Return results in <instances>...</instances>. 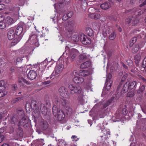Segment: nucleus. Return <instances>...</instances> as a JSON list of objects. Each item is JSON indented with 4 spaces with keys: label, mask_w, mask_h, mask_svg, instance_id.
I'll return each mask as SVG.
<instances>
[{
    "label": "nucleus",
    "mask_w": 146,
    "mask_h": 146,
    "mask_svg": "<svg viewBox=\"0 0 146 146\" xmlns=\"http://www.w3.org/2000/svg\"><path fill=\"white\" fill-rule=\"evenodd\" d=\"M17 27H25L24 23L22 22H20L18 25Z\"/></svg>",
    "instance_id": "obj_57"
},
{
    "label": "nucleus",
    "mask_w": 146,
    "mask_h": 146,
    "mask_svg": "<svg viewBox=\"0 0 146 146\" xmlns=\"http://www.w3.org/2000/svg\"><path fill=\"white\" fill-rule=\"evenodd\" d=\"M91 65V62L89 61H87L82 64L80 66L81 68H85L89 67Z\"/></svg>",
    "instance_id": "obj_25"
},
{
    "label": "nucleus",
    "mask_w": 146,
    "mask_h": 146,
    "mask_svg": "<svg viewBox=\"0 0 146 146\" xmlns=\"http://www.w3.org/2000/svg\"><path fill=\"white\" fill-rule=\"evenodd\" d=\"M101 131L102 134L100 136L101 138V139L102 140L104 141L108 138V135H110V132L109 129L106 128L103 129Z\"/></svg>",
    "instance_id": "obj_9"
},
{
    "label": "nucleus",
    "mask_w": 146,
    "mask_h": 146,
    "mask_svg": "<svg viewBox=\"0 0 146 146\" xmlns=\"http://www.w3.org/2000/svg\"><path fill=\"white\" fill-rule=\"evenodd\" d=\"M4 17L2 15H0V27H6L5 24L4 23L3 21L4 19Z\"/></svg>",
    "instance_id": "obj_33"
},
{
    "label": "nucleus",
    "mask_w": 146,
    "mask_h": 146,
    "mask_svg": "<svg viewBox=\"0 0 146 146\" xmlns=\"http://www.w3.org/2000/svg\"><path fill=\"white\" fill-rule=\"evenodd\" d=\"M23 59L22 57H18L15 60V63L16 65L21 63Z\"/></svg>",
    "instance_id": "obj_42"
},
{
    "label": "nucleus",
    "mask_w": 146,
    "mask_h": 146,
    "mask_svg": "<svg viewBox=\"0 0 146 146\" xmlns=\"http://www.w3.org/2000/svg\"><path fill=\"white\" fill-rule=\"evenodd\" d=\"M17 125L18 126H22L26 128L29 125V120L27 117H23L20 119Z\"/></svg>",
    "instance_id": "obj_8"
},
{
    "label": "nucleus",
    "mask_w": 146,
    "mask_h": 146,
    "mask_svg": "<svg viewBox=\"0 0 146 146\" xmlns=\"http://www.w3.org/2000/svg\"><path fill=\"white\" fill-rule=\"evenodd\" d=\"M139 49V46L138 44H135L133 47V48L132 49V52L133 53H135L137 52Z\"/></svg>",
    "instance_id": "obj_41"
},
{
    "label": "nucleus",
    "mask_w": 146,
    "mask_h": 146,
    "mask_svg": "<svg viewBox=\"0 0 146 146\" xmlns=\"http://www.w3.org/2000/svg\"><path fill=\"white\" fill-rule=\"evenodd\" d=\"M67 16V17L69 18H70L72 17V15H73V13L72 11H71L68 13L67 14H66Z\"/></svg>",
    "instance_id": "obj_58"
},
{
    "label": "nucleus",
    "mask_w": 146,
    "mask_h": 146,
    "mask_svg": "<svg viewBox=\"0 0 146 146\" xmlns=\"http://www.w3.org/2000/svg\"><path fill=\"white\" fill-rule=\"evenodd\" d=\"M141 66L143 68L146 67V57L144 58L142 62Z\"/></svg>",
    "instance_id": "obj_54"
},
{
    "label": "nucleus",
    "mask_w": 146,
    "mask_h": 146,
    "mask_svg": "<svg viewBox=\"0 0 146 146\" xmlns=\"http://www.w3.org/2000/svg\"><path fill=\"white\" fill-rule=\"evenodd\" d=\"M15 32L13 30L9 31L7 33V37L9 40H12L15 37Z\"/></svg>",
    "instance_id": "obj_20"
},
{
    "label": "nucleus",
    "mask_w": 146,
    "mask_h": 146,
    "mask_svg": "<svg viewBox=\"0 0 146 146\" xmlns=\"http://www.w3.org/2000/svg\"><path fill=\"white\" fill-rule=\"evenodd\" d=\"M73 81L76 84L80 85L84 82V79L82 77L76 76L74 78Z\"/></svg>",
    "instance_id": "obj_13"
},
{
    "label": "nucleus",
    "mask_w": 146,
    "mask_h": 146,
    "mask_svg": "<svg viewBox=\"0 0 146 146\" xmlns=\"http://www.w3.org/2000/svg\"><path fill=\"white\" fill-rule=\"evenodd\" d=\"M128 76V74L125 73L124 74L122 77V79L121 82L119 83L118 86H117V90H119V88L121 87V85L122 84V83L127 78Z\"/></svg>",
    "instance_id": "obj_27"
},
{
    "label": "nucleus",
    "mask_w": 146,
    "mask_h": 146,
    "mask_svg": "<svg viewBox=\"0 0 146 146\" xmlns=\"http://www.w3.org/2000/svg\"><path fill=\"white\" fill-rule=\"evenodd\" d=\"M75 24V22L74 20L69 21L68 22L67 27H74Z\"/></svg>",
    "instance_id": "obj_47"
},
{
    "label": "nucleus",
    "mask_w": 146,
    "mask_h": 146,
    "mask_svg": "<svg viewBox=\"0 0 146 146\" xmlns=\"http://www.w3.org/2000/svg\"><path fill=\"white\" fill-rule=\"evenodd\" d=\"M95 14L96 13H90L89 14H88V16H89V17L92 18V19H94V16H95Z\"/></svg>",
    "instance_id": "obj_59"
},
{
    "label": "nucleus",
    "mask_w": 146,
    "mask_h": 146,
    "mask_svg": "<svg viewBox=\"0 0 146 146\" xmlns=\"http://www.w3.org/2000/svg\"><path fill=\"white\" fill-rule=\"evenodd\" d=\"M53 102L58 106H60L61 104L66 108L68 107L70 105L69 102L68 100L61 98H56L53 100Z\"/></svg>",
    "instance_id": "obj_2"
},
{
    "label": "nucleus",
    "mask_w": 146,
    "mask_h": 146,
    "mask_svg": "<svg viewBox=\"0 0 146 146\" xmlns=\"http://www.w3.org/2000/svg\"><path fill=\"white\" fill-rule=\"evenodd\" d=\"M127 65L131 67H134V65H133V62L131 60H129L126 61Z\"/></svg>",
    "instance_id": "obj_52"
},
{
    "label": "nucleus",
    "mask_w": 146,
    "mask_h": 146,
    "mask_svg": "<svg viewBox=\"0 0 146 146\" xmlns=\"http://www.w3.org/2000/svg\"><path fill=\"white\" fill-rule=\"evenodd\" d=\"M63 4V3H62L55 4L54 5V8L55 9H58L59 8H60L62 7Z\"/></svg>",
    "instance_id": "obj_44"
},
{
    "label": "nucleus",
    "mask_w": 146,
    "mask_h": 146,
    "mask_svg": "<svg viewBox=\"0 0 146 146\" xmlns=\"http://www.w3.org/2000/svg\"><path fill=\"white\" fill-rule=\"evenodd\" d=\"M112 83V81L110 80L108 82L106 81L105 84L106 85V88L107 90H109L111 88V84Z\"/></svg>",
    "instance_id": "obj_36"
},
{
    "label": "nucleus",
    "mask_w": 146,
    "mask_h": 146,
    "mask_svg": "<svg viewBox=\"0 0 146 146\" xmlns=\"http://www.w3.org/2000/svg\"><path fill=\"white\" fill-rule=\"evenodd\" d=\"M53 104H55L54 103H53ZM59 110H58L56 106L55 105H54L53 106L52 108V111L53 115H56L57 113L58 112H59Z\"/></svg>",
    "instance_id": "obj_34"
},
{
    "label": "nucleus",
    "mask_w": 146,
    "mask_h": 146,
    "mask_svg": "<svg viewBox=\"0 0 146 146\" xmlns=\"http://www.w3.org/2000/svg\"><path fill=\"white\" fill-rule=\"evenodd\" d=\"M37 76V73L34 70H30L27 75L28 78L31 80L35 79Z\"/></svg>",
    "instance_id": "obj_14"
},
{
    "label": "nucleus",
    "mask_w": 146,
    "mask_h": 146,
    "mask_svg": "<svg viewBox=\"0 0 146 146\" xmlns=\"http://www.w3.org/2000/svg\"><path fill=\"white\" fill-rule=\"evenodd\" d=\"M80 39L82 44L84 45H89L91 43L90 38L88 37L84 34H81L80 35Z\"/></svg>",
    "instance_id": "obj_7"
},
{
    "label": "nucleus",
    "mask_w": 146,
    "mask_h": 146,
    "mask_svg": "<svg viewBox=\"0 0 146 146\" xmlns=\"http://www.w3.org/2000/svg\"><path fill=\"white\" fill-rule=\"evenodd\" d=\"M111 77L112 75L111 74L109 73L108 74L106 79V82H108L110 81L111 80H110L111 78Z\"/></svg>",
    "instance_id": "obj_55"
},
{
    "label": "nucleus",
    "mask_w": 146,
    "mask_h": 146,
    "mask_svg": "<svg viewBox=\"0 0 146 146\" xmlns=\"http://www.w3.org/2000/svg\"><path fill=\"white\" fill-rule=\"evenodd\" d=\"M132 19V17H129L127 19L125 20V23L126 24H128L130 23Z\"/></svg>",
    "instance_id": "obj_53"
},
{
    "label": "nucleus",
    "mask_w": 146,
    "mask_h": 146,
    "mask_svg": "<svg viewBox=\"0 0 146 146\" xmlns=\"http://www.w3.org/2000/svg\"><path fill=\"white\" fill-rule=\"evenodd\" d=\"M77 53V50L75 49H72V52L71 53V55H72L71 58L72 59L75 58L76 56V53Z\"/></svg>",
    "instance_id": "obj_40"
},
{
    "label": "nucleus",
    "mask_w": 146,
    "mask_h": 146,
    "mask_svg": "<svg viewBox=\"0 0 146 146\" xmlns=\"http://www.w3.org/2000/svg\"><path fill=\"white\" fill-rule=\"evenodd\" d=\"M121 85H121L119 90H118L117 88V95H118L121 96L123 93L127 92L128 89L129 88L127 82L124 85L122 88L121 87Z\"/></svg>",
    "instance_id": "obj_10"
},
{
    "label": "nucleus",
    "mask_w": 146,
    "mask_h": 146,
    "mask_svg": "<svg viewBox=\"0 0 146 146\" xmlns=\"http://www.w3.org/2000/svg\"><path fill=\"white\" fill-rule=\"evenodd\" d=\"M134 95V93L133 92L131 91L130 92H129L127 94V97H132Z\"/></svg>",
    "instance_id": "obj_49"
},
{
    "label": "nucleus",
    "mask_w": 146,
    "mask_h": 146,
    "mask_svg": "<svg viewBox=\"0 0 146 146\" xmlns=\"http://www.w3.org/2000/svg\"><path fill=\"white\" fill-rule=\"evenodd\" d=\"M60 95L62 97L66 98H70V94L67 89L64 86L60 87L58 90Z\"/></svg>",
    "instance_id": "obj_5"
},
{
    "label": "nucleus",
    "mask_w": 146,
    "mask_h": 146,
    "mask_svg": "<svg viewBox=\"0 0 146 146\" xmlns=\"http://www.w3.org/2000/svg\"><path fill=\"white\" fill-rule=\"evenodd\" d=\"M111 6L110 2H106L100 5V7L103 10H106L110 8Z\"/></svg>",
    "instance_id": "obj_17"
},
{
    "label": "nucleus",
    "mask_w": 146,
    "mask_h": 146,
    "mask_svg": "<svg viewBox=\"0 0 146 146\" xmlns=\"http://www.w3.org/2000/svg\"><path fill=\"white\" fill-rule=\"evenodd\" d=\"M78 102L81 104H83L84 102V100L83 99V95H82L79 96L78 97Z\"/></svg>",
    "instance_id": "obj_37"
},
{
    "label": "nucleus",
    "mask_w": 146,
    "mask_h": 146,
    "mask_svg": "<svg viewBox=\"0 0 146 146\" xmlns=\"http://www.w3.org/2000/svg\"><path fill=\"white\" fill-rule=\"evenodd\" d=\"M80 36L77 34L73 35L72 38V40L75 42H77Z\"/></svg>",
    "instance_id": "obj_39"
},
{
    "label": "nucleus",
    "mask_w": 146,
    "mask_h": 146,
    "mask_svg": "<svg viewBox=\"0 0 146 146\" xmlns=\"http://www.w3.org/2000/svg\"><path fill=\"white\" fill-rule=\"evenodd\" d=\"M90 73L88 71L82 70L80 71V74L82 76H86L89 74Z\"/></svg>",
    "instance_id": "obj_30"
},
{
    "label": "nucleus",
    "mask_w": 146,
    "mask_h": 146,
    "mask_svg": "<svg viewBox=\"0 0 146 146\" xmlns=\"http://www.w3.org/2000/svg\"><path fill=\"white\" fill-rule=\"evenodd\" d=\"M63 68V66L62 64L58 65L56 67L52 73L50 77H46V79H45L47 80L49 78H52L53 76H56L62 72Z\"/></svg>",
    "instance_id": "obj_4"
},
{
    "label": "nucleus",
    "mask_w": 146,
    "mask_h": 146,
    "mask_svg": "<svg viewBox=\"0 0 146 146\" xmlns=\"http://www.w3.org/2000/svg\"><path fill=\"white\" fill-rule=\"evenodd\" d=\"M114 98L113 97H112L109 100L107 101L105 104H104L103 106L102 107V108H105L108 106L113 101Z\"/></svg>",
    "instance_id": "obj_23"
},
{
    "label": "nucleus",
    "mask_w": 146,
    "mask_h": 146,
    "mask_svg": "<svg viewBox=\"0 0 146 146\" xmlns=\"http://www.w3.org/2000/svg\"><path fill=\"white\" fill-rule=\"evenodd\" d=\"M65 112L66 114L69 116H71L72 113V109L69 106L67 108H66Z\"/></svg>",
    "instance_id": "obj_29"
},
{
    "label": "nucleus",
    "mask_w": 146,
    "mask_h": 146,
    "mask_svg": "<svg viewBox=\"0 0 146 146\" xmlns=\"http://www.w3.org/2000/svg\"><path fill=\"white\" fill-rule=\"evenodd\" d=\"M44 70H41L40 69L39 70L38 72V74L40 77H42V75H44Z\"/></svg>",
    "instance_id": "obj_48"
},
{
    "label": "nucleus",
    "mask_w": 146,
    "mask_h": 146,
    "mask_svg": "<svg viewBox=\"0 0 146 146\" xmlns=\"http://www.w3.org/2000/svg\"><path fill=\"white\" fill-rule=\"evenodd\" d=\"M18 82L20 86H23L24 85V83L27 84H30V82L24 79L23 78L21 77L19 78L18 80Z\"/></svg>",
    "instance_id": "obj_18"
},
{
    "label": "nucleus",
    "mask_w": 146,
    "mask_h": 146,
    "mask_svg": "<svg viewBox=\"0 0 146 146\" xmlns=\"http://www.w3.org/2000/svg\"><path fill=\"white\" fill-rule=\"evenodd\" d=\"M115 33L113 31L109 36V38L110 40H113L115 38Z\"/></svg>",
    "instance_id": "obj_46"
},
{
    "label": "nucleus",
    "mask_w": 146,
    "mask_h": 146,
    "mask_svg": "<svg viewBox=\"0 0 146 146\" xmlns=\"http://www.w3.org/2000/svg\"><path fill=\"white\" fill-rule=\"evenodd\" d=\"M51 82V81L50 80H48L47 81H44L43 82H42V84H43L46 85L49 84Z\"/></svg>",
    "instance_id": "obj_63"
},
{
    "label": "nucleus",
    "mask_w": 146,
    "mask_h": 146,
    "mask_svg": "<svg viewBox=\"0 0 146 146\" xmlns=\"http://www.w3.org/2000/svg\"><path fill=\"white\" fill-rule=\"evenodd\" d=\"M100 24H99L98 25L96 23H93L92 24V26L93 27H100Z\"/></svg>",
    "instance_id": "obj_64"
},
{
    "label": "nucleus",
    "mask_w": 146,
    "mask_h": 146,
    "mask_svg": "<svg viewBox=\"0 0 146 146\" xmlns=\"http://www.w3.org/2000/svg\"><path fill=\"white\" fill-rule=\"evenodd\" d=\"M137 39V38L136 37H134L131 38L130 41V44L129 45V46L130 47H131L133 44L135 42Z\"/></svg>",
    "instance_id": "obj_38"
},
{
    "label": "nucleus",
    "mask_w": 146,
    "mask_h": 146,
    "mask_svg": "<svg viewBox=\"0 0 146 146\" xmlns=\"http://www.w3.org/2000/svg\"><path fill=\"white\" fill-rule=\"evenodd\" d=\"M68 18L67 17L66 14V15H64L62 17V20L64 21H66L68 19Z\"/></svg>",
    "instance_id": "obj_62"
},
{
    "label": "nucleus",
    "mask_w": 146,
    "mask_h": 146,
    "mask_svg": "<svg viewBox=\"0 0 146 146\" xmlns=\"http://www.w3.org/2000/svg\"><path fill=\"white\" fill-rule=\"evenodd\" d=\"M57 117L58 120L62 121L64 119L65 117V114L63 111L61 110L57 113Z\"/></svg>",
    "instance_id": "obj_15"
},
{
    "label": "nucleus",
    "mask_w": 146,
    "mask_h": 146,
    "mask_svg": "<svg viewBox=\"0 0 146 146\" xmlns=\"http://www.w3.org/2000/svg\"><path fill=\"white\" fill-rule=\"evenodd\" d=\"M40 125L43 129L45 130L48 127L49 124L46 121L42 120L40 123Z\"/></svg>",
    "instance_id": "obj_19"
},
{
    "label": "nucleus",
    "mask_w": 146,
    "mask_h": 146,
    "mask_svg": "<svg viewBox=\"0 0 146 146\" xmlns=\"http://www.w3.org/2000/svg\"><path fill=\"white\" fill-rule=\"evenodd\" d=\"M5 20L6 22L5 25H6V27H9V25L14 23L15 22V20L9 16L6 17Z\"/></svg>",
    "instance_id": "obj_16"
},
{
    "label": "nucleus",
    "mask_w": 146,
    "mask_h": 146,
    "mask_svg": "<svg viewBox=\"0 0 146 146\" xmlns=\"http://www.w3.org/2000/svg\"><path fill=\"white\" fill-rule=\"evenodd\" d=\"M8 120L12 124L15 125L17 123L18 119H19V117H18L17 116L14 115L11 116L10 117H8Z\"/></svg>",
    "instance_id": "obj_12"
},
{
    "label": "nucleus",
    "mask_w": 146,
    "mask_h": 146,
    "mask_svg": "<svg viewBox=\"0 0 146 146\" xmlns=\"http://www.w3.org/2000/svg\"><path fill=\"white\" fill-rule=\"evenodd\" d=\"M23 98V96H21L14 98L12 101V102L13 103H15L22 100Z\"/></svg>",
    "instance_id": "obj_45"
},
{
    "label": "nucleus",
    "mask_w": 146,
    "mask_h": 146,
    "mask_svg": "<svg viewBox=\"0 0 146 146\" xmlns=\"http://www.w3.org/2000/svg\"><path fill=\"white\" fill-rule=\"evenodd\" d=\"M21 39L20 36H17L11 42V45L12 46H14L17 44Z\"/></svg>",
    "instance_id": "obj_22"
},
{
    "label": "nucleus",
    "mask_w": 146,
    "mask_h": 146,
    "mask_svg": "<svg viewBox=\"0 0 146 146\" xmlns=\"http://www.w3.org/2000/svg\"><path fill=\"white\" fill-rule=\"evenodd\" d=\"M86 33L89 36H92L94 35V31L92 28H86Z\"/></svg>",
    "instance_id": "obj_28"
},
{
    "label": "nucleus",
    "mask_w": 146,
    "mask_h": 146,
    "mask_svg": "<svg viewBox=\"0 0 146 146\" xmlns=\"http://www.w3.org/2000/svg\"><path fill=\"white\" fill-rule=\"evenodd\" d=\"M145 86L144 85H143L140 86L137 92V94H142L145 90Z\"/></svg>",
    "instance_id": "obj_26"
},
{
    "label": "nucleus",
    "mask_w": 146,
    "mask_h": 146,
    "mask_svg": "<svg viewBox=\"0 0 146 146\" xmlns=\"http://www.w3.org/2000/svg\"><path fill=\"white\" fill-rule=\"evenodd\" d=\"M45 103L46 104V106L45 104L43 103L40 104V112H41L42 114L44 115H45L46 112V106H49L50 104V102L49 100H46L45 101Z\"/></svg>",
    "instance_id": "obj_11"
},
{
    "label": "nucleus",
    "mask_w": 146,
    "mask_h": 146,
    "mask_svg": "<svg viewBox=\"0 0 146 146\" xmlns=\"http://www.w3.org/2000/svg\"><path fill=\"white\" fill-rule=\"evenodd\" d=\"M141 56L139 54H136L134 57V59L136 63H138L141 58Z\"/></svg>",
    "instance_id": "obj_43"
},
{
    "label": "nucleus",
    "mask_w": 146,
    "mask_h": 146,
    "mask_svg": "<svg viewBox=\"0 0 146 146\" xmlns=\"http://www.w3.org/2000/svg\"><path fill=\"white\" fill-rule=\"evenodd\" d=\"M128 113V111L126 108H124L122 110V113L124 115H125Z\"/></svg>",
    "instance_id": "obj_56"
},
{
    "label": "nucleus",
    "mask_w": 146,
    "mask_h": 146,
    "mask_svg": "<svg viewBox=\"0 0 146 146\" xmlns=\"http://www.w3.org/2000/svg\"><path fill=\"white\" fill-rule=\"evenodd\" d=\"M38 36L34 33L33 32L32 33L30 36L28 42L32 45H35L36 47L39 46V44L37 39Z\"/></svg>",
    "instance_id": "obj_3"
},
{
    "label": "nucleus",
    "mask_w": 146,
    "mask_h": 146,
    "mask_svg": "<svg viewBox=\"0 0 146 146\" xmlns=\"http://www.w3.org/2000/svg\"><path fill=\"white\" fill-rule=\"evenodd\" d=\"M44 71L45 72L43 75V76L44 77V80H46L45 79H46V77H49V76L51 72H50L49 70L48 69H46Z\"/></svg>",
    "instance_id": "obj_35"
},
{
    "label": "nucleus",
    "mask_w": 146,
    "mask_h": 146,
    "mask_svg": "<svg viewBox=\"0 0 146 146\" xmlns=\"http://www.w3.org/2000/svg\"><path fill=\"white\" fill-rule=\"evenodd\" d=\"M95 15V16H94V19H98L100 16V14L98 13H96Z\"/></svg>",
    "instance_id": "obj_60"
},
{
    "label": "nucleus",
    "mask_w": 146,
    "mask_h": 146,
    "mask_svg": "<svg viewBox=\"0 0 146 146\" xmlns=\"http://www.w3.org/2000/svg\"><path fill=\"white\" fill-rule=\"evenodd\" d=\"M68 88L70 91L71 93L72 94L75 93L79 94L82 91L80 87L76 86L72 84H70L69 85Z\"/></svg>",
    "instance_id": "obj_6"
},
{
    "label": "nucleus",
    "mask_w": 146,
    "mask_h": 146,
    "mask_svg": "<svg viewBox=\"0 0 146 146\" xmlns=\"http://www.w3.org/2000/svg\"><path fill=\"white\" fill-rule=\"evenodd\" d=\"M5 84L3 80H1L0 81V87H2L3 86L5 85Z\"/></svg>",
    "instance_id": "obj_61"
},
{
    "label": "nucleus",
    "mask_w": 146,
    "mask_h": 146,
    "mask_svg": "<svg viewBox=\"0 0 146 146\" xmlns=\"http://www.w3.org/2000/svg\"><path fill=\"white\" fill-rule=\"evenodd\" d=\"M36 31H34L35 33H37L38 34L41 35L45 34V32L44 28H35Z\"/></svg>",
    "instance_id": "obj_21"
},
{
    "label": "nucleus",
    "mask_w": 146,
    "mask_h": 146,
    "mask_svg": "<svg viewBox=\"0 0 146 146\" xmlns=\"http://www.w3.org/2000/svg\"><path fill=\"white\" fill-rule=\"evenodd\" d=\"M71 138L73 141L76 142L79 140V139L77 138V137L76 135H72L71 137Z\"/></svg>",
    "instance_id": "obj_51"
},
{
    "label": "nucleus",
    "mask_w": 146,
    "mask_h": 146,
    "mask_svg": "<svg viewBox=\"0 0 146 146\" xmlns=\"http://www.w3.org/2000/svg\"><path fill=\"white\" fill-rule=\"evenodd\" d=\"M7 94V92L6 91H3L0 92V98L5 96Z\"/></svg>",
    "instance_id": "obj_50"
},
{
    "label": "nucleus",
    "mask_w": 146,
    "mask_h": 146,
    "mask_svg": "<svg viewBox=\"0 0 146 146\" xmlns=\"http://www.w3.org/2000/svg\"><path fill=\"white\" fill-rule=\"evenodd\" d=\"M37 104V102L35 100H32L30 104L29 103H27L25 105L26 111H27L28 110V111H29L30 109L31 108L32 110L34 113H37L38 114H39L40 113V109Z\"/></svg>",
    "instance_id": "obj_1"
},
{
    "label": "nucleus",
    "mask_w": 146,
    "mask_h": 146,
    "mask_svg": "<svg viewBox=\"0 0 146 146\" xmlns=\"http://www.w3.org/2000/svg\"><path fill=\"white\" fill-rule=\"evenodd\" d=\"M17 113L19 116H17L19 117V116L20 117V118H22L23 117H26L25 115V113L24 111L21 109L18 110L17 111Z\"/></svg>",
    "instance_id": "obj_31"
},
{
    "label": "nucleus",
    "mask_w": 146,
    "mask_h": 146,
    "mask_svg": "<svg viewBox=\"0 0 146 146\" xmlns=\"http://www.w3.org/2000/svg\"><path fill=\"white\" fill-rule=\"evenodd\" d=\"M23 28H16L15 31L16 35L17 36H19L23 32Z\"/></svg>",
    "instance_id": "obj_32"
},
{
    "label": "nucleus",
    "mask_w": 146,
    "mask_h": 146,
    "mask_svg": "<svg viewBox=\"0 0 146 146\" xmlns=\"http://www.w3.org/2000/svg\"><path fill=\"white\" fill-rule=\"evenodd\" d=\"M128 87L130 89H132L134 88H136L137 87V82L135 81H133L131 82H129V84L128 83Z\"/></svg>",
    "instance_id": "obj_24"
}]
</instances>
